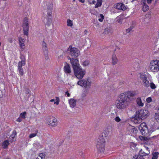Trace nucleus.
<instances>
[{
  "mask_svg": "<svg viewBox=\"0 0 159 159\" xmlns=\"http://www.w3.org/2000/svg\"><path fill=\"white\" fill-rule=\"evenodd\" d=\"M135 95V93L131 91L121 93L116 103V107L122 110L125 109L128 106L130 100L132 98H134Z\"/></svg>",
  "mask_w": 159,
  "mask_h": 159,
  "instance_id": "obj_1",
  "label": "nucleus"
},
{
  "mask_svg": "<svg viewBox=\"0 0 159 159\" xmlns=\"http://www.w3.org/2000/svg\"><path fill=\"white\" fill-rule=\"evenodd\" d=\"M103 135L100 136L98 139L96 147L98 151L100 153L103 152L105 150V138Z\"/></svg>",
  "mask_w": 159,
  "mask_h": 159,
  "instance_id": "obj_2",
  "label": "nucleus"
},
{
  "mask_svg": "<svg viewBox=\"0 0 159 159\" xmlns=\"http://www.w3.org/2000/svg\"><path fill=\"white\" fill-rule=\"evenodd\" d=\"M67 52L73 58L78 57L80 54V52L77 48H72L71 46H69Z\"/></svg>",
  "mask_w": 159,
  "mask_h": 159,
  "instance_id": "obj_3",
  "label": "nucleus"
},
{
  "mask_svg": "<svg viewBox=\"0 0 159 159\" xmlns=\"http://www.w3.org/2000/svg\"><path fill=\"white\" fill-rule=\"evenodd\" d=\"M75 76L79 79H81L84 77L86 73L84 70L82 69L81 67L74 70Z\"/></svg>",
  "mask_w": 159,
  "mask_h": 159,
  "instance_id": "obj_4",
  "label": "nucleus"
},
{
  "mask_svg": "<svg viewBox=\"0 0 159 159\" xmlns=\"http://www.w3.org/2000/svg\"><path fill=\"white\" fill-rule=\"evenodd\" d=\"M136 117H139L142 120L146 119L149 115L148 111L147 110H141L136 113Z\"/></svg>",
  "mask_w": 159,
  "mask_h": 159,
  "instance_id": "obj_5",
  "label": "nucleus"
},
{
  "mask_svg": "<svg viewBox=\"0 0 159 159\" xmlns=\"http://www.w3.org/2000/svg\"><path fill=\"white\" fill-rule=\"evenodd\" d=\"M150 70L153 72H157L159 70V61L156 60L152 61L149 66Z\"/></svg>",
  "mask_w": 159,
  "mask_h": 159,
  "instance_id": "obj_6",
  "label": "nucleus"
},
{
  "mask_svg": "<svg viewBox=\"0 0 159 159\" xmlns=\"http://www.w3.org/2000/svg\"><path fill=\"white\" fill-rule=\"evenodd\" d=\"M77 84L79 85L84 87L85 88H89L91 85V82H90L88 79H83L79 80Z\"/></svg>",
  "mask_w": 159,
  "mask_h": 159,
  "instance_id": "obj_7",
  "label": "nucleus"
},
{
  "mask_svg": "<svg viewBox=\"0 0 159 159\" xmlns=\"http://www.w3.org/2000/svg\"><path fill=\"white\" fill-rule=\"evenodd\" d=\"M69 58L70 60V63L74 70L81 67L79 63V61L77 59L73 58H70V57Z\"/></svg>",
  "mask_w": 159,
  "mask_h": 159,
  "instance_id": "obj_8",
  "label": "nucleus"
},
{
  "mask_svg": "<svg viewBox=\"0 0 159 159\" xmlns=\"http://www.w3.org/2000/svg\"><path fill=\"white\" fill-rule=\"evenodd\" d=\"M150 153L149 151H147L146 152L143 151L142 149L139 151V154L138 155H135L133 157V159H144L143 157L146 155H148Z\"/></svg>",
  "mask_w": 159,
  "mask_h": 159,
  "instance_id": "obj_9",
  "label": "nucleus"
},
{
  "mask_svg": "<svg viewBox=\"0 0 159 159\" xmlns=\"http://www.w3.org/2000/svg\"><path fill=\"white\" fill-rule=\"evenodd\" d=\"M48 124L53 127L56 126L57 124V119L53 116H50L47 119Z\"/></svg>",
  "mask_w": 159,
  "mask_h": 159,
  "instance_id": "obj_10",
  "label": "nucleus"
},
{
  "mask_svg": "<svg viewBox=\"0 0 159 159\" xmlns=\"http://www.w3.org/2000/svg\"><path fill=\"white\" fill-rule=\"evenodd\" d=\"M114 6L115 8L120 10L124 11L126 9V8L125 5L121 3L115 4L114 5Z\"/></svg>",
  "mask_w": 159,
  "mask_h": 159,
  "instance_id": "obj_11",
  "label": "nucleus"
},
{
  "mask_svg": "<svg viewBox=\"0 0 159 159\" xmlns=\"http://www.w3.org/2000/svg\"><path fill=\"white\" fill-rule=\"evenodd\" d=\"M147 0H142L141 3L143 5V10L145 12L149 9V7L146 4Z\"/></svg>",
  "mask_w": 159,
  "mask_h": 159,
  "instance_id": "obj_12",
  "label": "nucleus"
},
{
  "mask_svg": "<svg viewBox=\"0 0 159 159\" xmlns=\"http://www.w3.org/2000/svg\"><path fill=\"white\" fill-rule=\"evenodd\" d=\"M127 129L130 132V134L132 135L136 134L137 131L136 129L131 125L129 126V127L127 128Z\"/></svg>",
  "mask_w": 159,
  "mask_h": 159,
  "instance_id": "obj_13",
  "label": "nucleus"
},
{
  "mask_svg": "<svg viewBox=\"0 0 159 159\" xmlns=\"http://www.w3.org/2000/svg\"><path fill=\"white\" fill-rule=\"evenodd\" d=\"M20 59H21V60L18 62V68H22V66H25V57L23 56H21Z\"/></svg>",
  "mask_w": 159,
  "mask_h": 159,
  "instance_id": "obj_14",
  "label": "nucleus"
},
{
  "mask_svg": "<svg viewBox=\"0 0 159 159\" xmlns=\"http://www.w3.org/2000/svg\"><path fill=\"white\" fill-rule=\"evenodd\" d=\"M23 27V30H29L28 21L27 18L26 17H25L24 19Z\"/></svg>",
  "mask_w": 159,
  "mask_h": 159,
  "instance_id": "obj_15",
  "label": "nucleus"
},
{
  "mask_svg": "<svg viewBox=\"0 0 159 159\" xmlns=\"http://www.w3.org/2000/svg\"><path fill=\"white\" fill-rule=\"evenodd\" d=\"M140 130L142 133V135L143 136L150 135V133L148 131L147 127H144L143 128L141 129Z\"/></svg>",
  "mask_w": 159,
  "mask_h": 159,
  "instance_id": "obj_16",
  "label": "nucleus"
},
{
  "mask_svg": "<svg viewBox=\"0 0 159 159\" xmlns=\"http://www.w3.org/2000/svg\"><path fill=\"white\" fill-rule=\"evenodd\" d=\"M112 33V30L111 28H107L105 30L103 34L106 35H110Z\"/></svg>",
  "mask_w": 159,
  "mask_h": 159,
  "instance_id": "obj_17",
  "label": "nucleus"
},
{
  "mask_svg": "<svg viewBox=\"0 0 159 159\" xmlns=\"http://www.w3.org/2000/svg\"><path fill=\"white\" fill-rule=\"evenodd\" d=\"M69 103L71 107L74 108L76 103V100L72 98L69 100Z\"/></svg>",
  "mask_w": 159,
  "mask_h": 159,
  "instance_id": "obj_18",
  "label": "nucleus"
},
{
  "mask_svg": "<svg viewBox=\"0 0 159 159\" xmlns=\"http://www.w3.org/2000/svg\"><path fill=\"white\" fill-rule=\"evenodd\" d=\"M64 72L66 74H70L71 72L70 67L68 64H67L64 66Z\"/></svg>",
  "mask_w": 159,
  "mask_h": 159,
  "instance_id": "obj_19",
  "label": "nucleus"
},
{
  "mask_svg": "<svg viewBox=\"0 0 159 159\" xmlns=\"http://www.w3.org/2000/svg\"><path fill=\"white\" fill-rule=\"evenodd\" d=\"M142 120H143L141 118H140L139 117H137V116L136 117V114L135 115L133 120L134 123L137 124L140 123L142 122Z\"/></svg>",
  "mask_w": 159,
  "mask_h": 159,
  "instance_id": "obj_20",
  "label": "nucleus"
},
{
  "mask_svg": "<svg viewBox=\"0 0 159 159\" xmlns=\"http://www.w3.org/2000/svg\"><path fill=\"white\" fill-rule=\"evenodd\" d=\"M112 127L111 126H108L107 128L105 133L107 135H109L111 134L112 131Z\"/></svg>",
  "mask_w": 159,
  "mask_h": 159,
  "instance_id": "obj_21",
  "label": "nucleus"
},
{
  "mask_svg": "<svg viewBox=\"0 0 159 159\" xmlns=\"http://www.w3.org/2000/svg\"><path fill=\"white\" fill-rule=\"evenodd\" d=\"M112 64L113 65L116 64L118 62V59L116 57V56L115 54H113L112 57Z\"/></svg>",
  "mask_w": 159,
  "mask_h": 159,
  "instance_id": "obj_22",
  "label": "nucleus"
},
{
  "mask_svg": "<svg viewBox=\"0 0 159 159\" xmlns=\"http://www.w3.org/2000/svg\"><path fill=\"white\" fill-rule=\"evenodd\" d=\"M136 102L138 105L140 106L143 107V103L142 102V100L140 98H138L136 100Z\"/></svg>",
  "mask_w": 159,
  "mask_h": 159,
  "instance_id": "obj_23",
  "label": "nucleus"
},
{
  "mask_svg": "<svg viewBox=\"0 0 159 159\" xmlns=\"http://www.w3.org/2000/svg\"><path fill=\"white\" fill-rule=\"evenodd\" d=\"M9 141L7 140H6L4 141L2 143V146L3 147V148H6L8 145H9Z\"/></svg>",
  "mask_w": 159,
  "mask_h": 159,
  "instance_id": "obj_24",
  "label": "nucleus"
},
{
  "mask_svg": "<svg viewBox=\"0 0 159 159\" xmlns=\"http://www.w3.org/2000/svg\"><path fill=\"white\" fill-rule=\"evenodd\" d=\"M144 85L146 87H148L150 86V83L148 80V78L143 81Z\"/></svg>",
  "mask_w": 159,
  "mask_h": 159,
  "instance_id": "obj_25",
  "label": "nucleus"
},
{
  "mask_svg": "<svg viewBox=\"0 0 159 159\" xmlns=\"http://www.w3.org/2000/svg\"><path fill=\"white\" fill-rule=\"evenodd\" d=\"M97 3L95 6V8H97L99 7H100L102 4V0H97Z\"/></svg>",
  "mask_w": 159,
  "mask_h": 159,
  "instance_id": "obj_26",
  "label": "nucleus"
},
{
  "mask_svg": "<svg viewBox=\"0 0 159 159\" xmlns=\"http://www.w3.org/2000/svg\"><path fill=\"white\" fill-rule=\"evenodd\" d=\"M140 77L143 81L144 80L148 78V76L147 75L145 74H140Z\"/></svg>",
  "mask_w": 159,
  "mask_h": 159,
  "instance_id": "obj_27",
  "label": "nucleus"
},
{
  "mask_svg": "<svg viewBox=\"0 0 159 159\" xmlns=\"http://www.w3.org/2000/svg\"><path fill=\"white\" fill-rule=\"evenodd\" d=\"M150 136V135L144 136L143 137L141 136L142 138L141 140L146 141L150 139L151 138H152L153 137H150L149 136Z\"/></svg>",
  "mask_w": 159,
  "mask_h": 159,
  "instance_id": "obj_28",
  "label": "nucleus"
},
{
  "mask_svg": "<svg viewBox=\"0 0 159 159\" xmlns=\"http://www.w3.org/2000/svg\"><path fill=\"white\" fill-rule=\"evenodd\" d=\"M144 127H147L146 124L144 122L141 123L139 125V130H140L141 129L143 128Z\"/></svg>",
  "mask_w": 159,
  "mask_h": 159,
  "instance_id": "obj_29",
  "label": "nucleus"
},
{
  "mask_svg": "<svg viewBox=\"0 0 159 159\" xmlns=\"http://www.w3.org/2000/svg\"><path fill=\"white\" fill-rule=\"evenodd\" d=\"M44 54L45 57V59H48V50L47 49L43 50Z\"/></svg>",
  "mask_w": 159,
  "mask_h": 159,
  "instance_id": "obj_30",
  "label": "nucleus"
},
{
  "mask_svg": "<svg viewBox=\"0 0 159 159\" xmlns=\"http://www.w3.org/2000/svg\"><path fill=\"white\" fill-rule=\"evenodd\" d=\"M98 17L99 18L98 20L101 22H102L103 21L104 18L103 15L102 14H100V15L98 16Z\"/></svg>",
  "mask_w": 159,
  "mask_h": 159,
  "instance_id": "obj_31",
  "label": "nucleus"
},
{
  "mask_svg": "<svg viewBox=\"0 0 159 159\" xmlns=\"http://www.w3.org/2000/svg\"><path fill=\"white\" fill-rule=\"evenodd\" d=\"M67 26L70 27H71L73 25L72 21L70 20V19L67 20Z\"/></svg>",
  "mask_w": 159,
  "mask_h": 159,
  "instance_id": "obj_32",
  "label": "nucleus"
},
{
  "mask_svg": "<svg viewBox=\"0 0 159 159\" xmlns=\"http://www.w3.org/2000/svg\"><path fill=\"white\" fill-rule=\"evenodd\" d=\"M158 153L157 152H155L153 154L152 157V159H157L158 155Z\"/></svg>",
  "mask_w": 159,
  "mask_h": 159,
  "instance_id": "obj_33",
  "label": "nucleus"
},
{
  "mask_svg": "<svg viewBox=\"0 0 159 159\" xmlns=\"http://www.w3.org/2000/svg\"><path fill=\"white\" fill-rule=\"evenodd\" d=\"M155 119L159 122V113H156L155 114L154 116Z\"/></svg>",
  "mask_w": 159,
  "mask_h": 159,
  "instance_id": "obj_34",
  "label": "nucleus"
},
{
  "mask_svg": "<svg viewBox=\"0 0 159 159\" xmlns=\"http://www.w3.org/2000/svg\"><path fill=\"white\" fill-rule=\"evenodd\" d=\"M53 8V4L52 3H49L48 5V10H52Z\"/></svg>",
  "mask_w": 159,
  "mask_h": 159,
  "instance_id": "obj_35",
  "label": "nucleus"
},
{
  "mask_svg": "<svg viewBox=\"0 0 159 159\" xmlns=\"http://www.w3.org/2000/svg\"><path fill=\"white\" fill-rule=\"evenodd\" d=\"M18 70L20 75L23 76L24 75V71L22 68H18Z\"/></svg>",
  "mask_w": 159,
  "mask_h": 159,
  "instance_id": "obj_36",
  "label": "nucleus"
},
{
  "mask_svg": "<svg viewBox=\"0 0 159 159\" xmlns=\"http://www.w3.org/2000/svg\"><path fill=\"white\" fill-rule=\"evenodd\" d=\"M16 134L17 133L16 131L15 130H13L12 134L11 135V137L12 139L14 138L15 136L16 135Z\"/></svg>",
  "mask_w": 159,
  "mask_h": 159,
  "instance_id": "obj_37",
  "label": "nucleus"
},
{
  "mask_svg": "<svg viewBox=\"0 0 159 159\" xmlns=\"http://www.w3.org/2000/svg\"><path fill=\"white\" fill-rule=\"evenodd\" d=\"M24 89H25V94L27 95L28 94V97L30 96V94H29L30 90L28 88H27L25 87L24 88Z\"/></svg>",
  "mask_w": 159,
  "mask_h": 159,
  "instance_id": "obj_38",
  "label": "nucleus"
},
{
  "mask_svg": "<svg viewBox=\"0 0 159 159\" xmlns=\"http://www.w3.org/2000/svg\"><path fill=\"white\" fill-rule=\"evenodd\" d=\"M26 113V112H24L21 113L20 115V116L21 118L25 119V116Z\"/></svg>",
  "mask_w": 159,
  "mask_h": 159,
  "instance_id": "obj_39",
  "label": "nucleus"
},
{
  "mask_svg": "<svg viewBox=\"0 0 159 159\" xmlns=\"http://www.w3.org/2000/svg\"><path fill=\"white\" fill-rule=\"evenodd\" d=\"M89 60H86L83 63V65L84 66H86L89 64Z\"/></svg>",
  "mask_w": 159,
  "mask_h": 159,
  "instance_id": "obj_40",
  "label": "nucleus"
},
{
  "mask_svg": "<svg viewBox=\"0 0 159 159\" xmlns=\"http://www.w3.org/2000/svg\"><path fill=\"white\" fill-rule=\"evenodd\" d=\"M18 40L19 43H25V40L23 39L21 37H19L18 38Z\"/></svg>",
  "mask_w": 159,
  "mask_h": 159,
  "instance_id": "obj_41",
  "label": "nucleus"
},
{
  "mask_svg": "<svg viewBox=\"0 0 159 159\" xmlns=\"http://www.w3.org/2000/svg\"><path fill=\"white\" fill-rule=\"evenodd\" d=\"M42 46L43 50L47 49L46 43L44 41H43V42Z\"/></svg>",
  "mask_w": 159,
  "mask_h": 159,
  "instance_id": "obj_42",
  "label": "nucleus"
},
{
  "mask_svg": "<svg viewBox=\"0 0 159 159\" xmlns=\"http://www.w3.org/2000/svg\"><path fill=\"white\" fill-rule=\"evenodd\" d=\"M52 10H48V13L47 16L48 17L51 16L52 14Z\"/></svg>",
  "mask_w": 159,
  "mask_h": 159,
  "instance_id": "obj_43",
  "label": "nucleus"
},
{
  "mask_svg": "<svg viewBox=\"0 0 159 159\" xmlns=\"http://www.w3.org/2000/svg\"><path fill=\"white\" fill-rule=\"evenodd\" d=\"M38 156H39L42 159H45V154L43 153H40Z\"/></svg>",
  "mask_w": 159,
  "mask_h": 159,
  "instance_id": "obj_44",
  "label": "nucleus"
},
{
  "mask_svg": "<svg viewBox=\"0 0 159 159\" xmlns=\"http://www.w3.org/2000/svg\"><path fill=\"white\" fill-rule=\"evenodd\" d=\"M52 20L51 18L48 19L46 25L48 26H49L51 24Z\"/></svg>",
  "mask_w": 159,
  "mask_h": 159,
  "instance_id": "obj_45",
  "label": "nucleus"
},
{
  "mask_svg": "<svg viewBox=\"0 0 159 159\" xmlns=\"http://www.w3.org/2000/svg\"><path fill=\"white\" fill-rule=\"evenodd\" d=\"M56 98L55 100H56V101L54 102V103L56 104L57 105H58L60 101L59 98L58 97H56Z\"/></svg>",
  "mask_w": 159,
  "mask_h": 159,
  "instance_id": "obj_46",
  "label": "nucleus"
},
{
  "mask_svg": "<svg viewBox=\"0 0 159 159\" xmlns=\"http://www.w3.org/2000/svg\"><path fill=\"white\" fill-rule=\"evenodd\" d=\"M114 120L117 122H119L121 120V119L118 116H116L114 118Z\"/></svg>",
  "mask_w": 159,
  "mask_h": 159,
  "instance_id": "obj_47",
  "label": "nucleus"
},
{
  "mask_svg": "<svg viewBox=\"0 0 159 159\" xmlns=\"http://www.w3.org/2000/svg\"><path fill=\"white\" fill-rule=\"evenodd\" d=\"M150 87L152 89H154L156 87L155 84L153 83H150Z\"/></svg>",
  "mask_w": 159,
  "mask_h": 159,
  "instance_id": "obj_48",
  "label": "nucleus"
},
{
  "mask_svg": "<svg viewBox=\"0 0 159 159\" xmlns=\"http://www.w3.org/2000/svg\"><path fill=\"white\" fill-rule=\"evenodd\" d=\"M37 135V133H32L30 134L29 135V138H32L35 136H36Z\"/></svg>",
  "mask_w": 159,
  "mask_h": 159,
  "instance_id": "obj_49",
  "label": "nucleus"
},
{
  "mask_svg": "<svg viewBox=\"0 0 159 159\" xmlns=\"http://www.w3.org/2000/svg\"><path fill=\"white\" fill-rule=\"evenodd\" d=\"M23 31L24 34L28 36V35L29 30H23Z\"/></svg>",
  "mask_w": 159,
  "mask_h": 159,
  "instance_id": "obj_50",
  "label": "nucleus"
},
{
  "mask_svg": "<svg viewBox=\"0 0 159 159\" xmlns=\"http://www.w3.org/2000/svg\"><path fill=\"white\" fill-rule=\"evenodd\" d=\"M20 48L22 49H24V48L25 44L24 43H19Z\"/></svg>",
  "mask_w": 159,
  "mask_h": 159,
  "instance_id": "obj_51",
  "label": "nucleus"
},
{
  "mask_svg": "<svg viewBox=\"0 0 159 159\" xmlns=\"http://www.w3.org/2000/svg\"><path fill=\"white\" fill-rule=\"evenodd\" d=\"M146 101L148 102V103L150 102H151L152 101L151 98L150 97H149V98H148L146 99Z\"/></svg>",
  "mask_w": 159,
  "mask_h": 159,
  "instance_id": "obj_52",
  "label": "nucleus"
},
{
  "mask_svg": "<svg viewBox=\"0 0 159 159\" xmlns=\"http://www.w3.org/2000/svg\"><path fill=\"white\" fill-rule=\"evenodd\" d=\"M16 120L18 122H20L22 121V119H21V118L19 117L18 119H17Z\"/></svg>",
  "mask_w": 159,
  "mask_h": 159,
  "instance_id": "obj_53",
  "label": "nucleus"
},
{
  "mask_svg": "<svg viewBox=\"0 0 159 159\" xmlns=\"http://www.w3.org/2000/svg\"><path fill=\"white\" fill-rule=\"evenodd\" d=\"M152 1V0H147L146 2H147L148 4H150L151 3Z\"/></svg>",
  "mask_w": 159,
  "mask_h": 159,
  "instance_id": "obj_54",
  "label": "nucleus"
},
{
  "mask_svg": "<svg viewBox=\"0 0 159 159\" xmlns=\"http://www.w3.org/2000/svg\"><path fill=\"white\" fill-rule=\"evenodd\" d=\"M131 31V30H130V29H129V28H128V29L126 30V31L127 33H129L130 32V31Z\"/></svg>",
  "mask_w": 159,
  "mask_h": 159,
  "instance_id": "obj_55",
  "label": "nucleus"
},
{
  "mask_svg": "<svg viewBox=\"0 0 159 159\" xmlns=\"http://www.w3.org/2000/svg\"><path fill=\"white\" fill-rule=\"evenodd\" d=\"M67 95V97L70 96V93L68 92V91L66 92L65 93Z\"/></svg>",
  "mask_w": 159,
  "mask_h": 159,
  "instance_id": "obj_56",
  "label": "nucleus"
},
{
  "mask_svg": "<svg viewBox=\"0 0 159 159\" xmlns=\"http://www.w3.org/2000/svg\"><path fill=\"white\" fill-rule=\"evenodd\" d=\"M96 2V1L94 0H93L92 2H90V3L91 4H94Z\"/></svg>",
  "mask_w": 159,
  "mask_h": 159,
  "instance_id": "obj_57",
  "label": "nucleus"
},
{
  "mask_svg": "<svg viewBox=\"0 0 159 159\" xmlns=\"http://www.w3.org/2000/svg\"><path fill=\"white\" fill-rule=\"evenodd\" d=\"M88 33V31L85 30L84 31V34H87Z\"/></svg>",
  "mask_w": 159,
  "mask_h": 159,
  "instance_id": "obj_58",
  "label": "nucleus"
},
{
  "mask_svg": "<svg viewBox=\"0 0 159 159\" xmlns=\"http://www.w3.org/2000/svg\"><path fill=\"white\" fill-rule=\"evenodd\" d=\"M145 149L147 150V151H149V148L147 147H145Z\"/></svg>",
  "mask_w": 159,
  "mask_h": 159,
  "instance_id": "obj_59",
  "label": "nucleus"
},
{
  "mask_svg": "<svg viewBox=\"0 0 159 159\" xmlns=\"http://www.w3.org/2000/svg\"><path fill=\"white\" fill-rule=\"evenodd\" d=\"M79 1L82 3H84L85 1V0H78Z\"/></svg>",
  "mask_w": 159,
  "mask_h": 159,
  "instance_id": "obj_60",
  "label": "nucleus"
},
{
  "mask_svg": "<svg viewBox=\"0 0 159 159\" xmlns=\"http://www.w3.org/2000/svg\"><path fill=\"white\" fill-rule=\"evenodd\" d=\"M133 26H131L129 29H130V30H132L133 29Z\"/></svg>",
  "mask_w": 159,
  "mask_h": 159,
  "instance_id": "obj_61",
  "label": "nucleus"
},
{
  "mask_svg": "<svg viewBox=\"0 0 159 159\" xmlns=\"http://www.w3.org/2000/svg\"><path fill=\"white\" fill-rule=\"evenodd\" d=\"M2 94L1 93H0V98H1L2 97Z\"/></svg>",
  "mask_w": 159,
  "mask_h": 159,
  "instance_id": "obj_62",
  "label": "nucleus"
},
{
  "mask_svg": "<svg viewBox=\"0 0 159 159\" xmlns=\"http://www.w3.org/2000/svg\"><path fill=\"white\" fill-rule=\"evenodd\" d=\"M15 140H14L13 139H11V140H10V141L11 142V143H12L13 141H15Z\"/></svg>",
  "mask_w": 159,
  "mask_h": 159,
  "instance_id": "obj_63",
  "label": "nucleus"
},
{
  "mask_svg": "<svg viewBox=\"0 0 159 159\" xmlns=\"http://www.w3.org/2000/svg\"><path fill=\"white\" fill-rule=\"evenodd\" d=\"M54 101H55L54 99H51V100H50V101L51 102H54Z\"/></svg>",
  "mask_w": 159,
  "mask_h": 159,
  "instance_id": "obj_64",
  "label": "nucleus"
}]
</instances>
